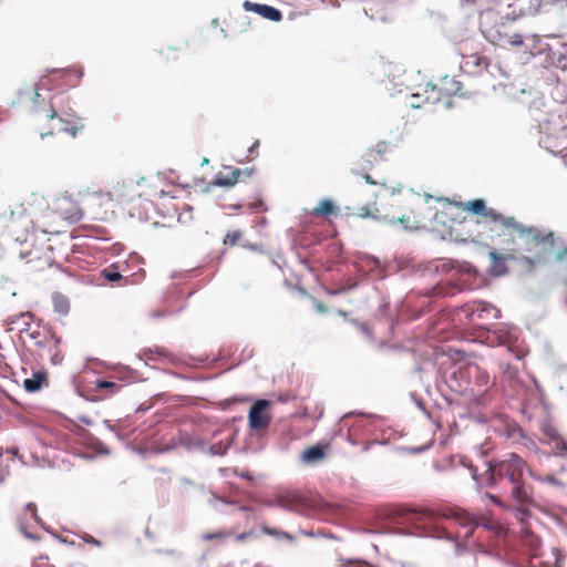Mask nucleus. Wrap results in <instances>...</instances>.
<instances>
[{"label":"nucleus","instance_id":"nucleus-50","mask_svg":"<svg viewBox=\"0 0 567 567\" xmlns=\"http://www.w3.org/2000/svg\"><path fill=\"white\" fill-rule=\"evenodd\" d=\"M328 249L336 257H339L342 254V246L338 243L330 244Z\"/></svg>","mask_w":567,"mask_h":567},{"label":"nucleus","instance_id":"nucleus-21","mask_svg":"<svg viewBox=\"0 0 567 567\" xmlns=\"http://www.w3.org/2000/svg\"><path fill=\"white\" fill-rule=\"evenodd\" d=\"M338 212L337 205L329 198L321 199L317 208L313 209V215L318 217H328Z\"/></svg>","mask_w":567,"mask_h":567},{"label":"nucleus","instance_id":"nucleus-10","mask_svg":"<svg viewBox=\"0 0 567 567\" xmlns=\"http://www.w3.org/2000/svg\"><path fill=\"white\" fill-rule=\"evenodd\" d=\"M493 312V318L498 319L501 318V310L497 309L494 305L483 301V300H476L474 301L470 307L468 316L471 318H478V319H487L489 318V315Z\"/></svg>","mask_w":567,"mask_h":567},{"label":"nucleus","instance_id":"nucleus-18","mask_svg":"<svg viewBox=\"0 0 567 567\" xmlns=\"http://www.w3.org/2000/svg\"><path fill=\"white\" fill-rule=\"evenodd\" d=\"M360 259L362 261H364L367 265L372 266V270L378 271L381 279H384L388 277L386 267L381 264V260L379 257L371 255V254H361Z\"/></svg>","mask_w":567,"mask_h":567},{"label":"nucleus","instance_id":"nucleus-11","mask_svg":"<svg viewBox=\"0 0 567 567\" xmlns=\"http://www.w3.org/2000/svg\"><path fill=\"white\" fill-rule=\"evenodd\" d=\"M327 447L328 444L321 442L307 447L300 455V462L312 465L322 461L327 455Z\"/></svg>","mask_w":567,"mask_h":567},{"label":"nucleus","instance_id":"nucleus-13","mask_svg":"<svg viewBox=\"0 0 567 567\" xmlns=\"http://www.w3.org/2000/svg\"><path fill=\"white\" fill-rule=\"evenodd\" d=\"M178 443L187 452H202L206 453V441L197 435H192L187 432H181Z\"/></svg>","mask_w":567,"mask_h":567},{"label":"nucleus","instance_id":"nucleus-45","mask_svg":"<svg viewBox=\"0 0 567 567\" xmlns=\"http://www.w3.org/2000/svg\"><path fill=\"white\" fill-rule=\"evenodd\" d=\"M23 212H24L23 206H22V205H20V206L18 207V210H13V209H12V210H10V212H9V215L3 214L2 216H0V220H1V219H8V218H9L10 220H14L16 215L18 214V215L21 217V216L23 215Z\"/></svg>","mask_w":567,"mask_h":567},{"label":"nucleus","instance_id":"nucleus-64","mask_svg":"<svg viewBox=\"0 0 567 567\" xmlns=\"http://www.w3.org/2000/svg\"><path fill=\"white\" fill-rule=\"evenodd\" d=\"M486 497H487L491 502H493L494 504H496V505H498V506H502V502L499 501V498H498L496 495L491 494V493H487V494H486Z\"/></svg>","mask_w":567,"mask_h":567},{"label":"nucleus","instance_id":"nucleus-12","mask_svg":"<svg viewBox=\"0 0 567 567\" xmlns=\"http://www.w3.org/2000/svg\"><path fill=\"white\" fill-rule=\"evenodd\" d=\"M485 465L488 466V471H493L496 474L497 480H503L507 477L512 484H516L520 476L515 472V470L506 466L504 462L498 460L486 461Z\"/></svg>","mask_w":567,"mask_h":567},{"label":"nucleus","instance_id":"nucleus-7","mask_svg":"<svg viewBox=\"0 0 567 567\" xmlns=\"http://www.w3.org/2000/svg\"><path fill=\"white\" fill-rule=\"evenodd\" d=\"M48 118L51 120V127L48 132L40 133V137L43 140L47 136L53 135L55 131L58 132H65L69 133L72 136H75L78 133V127L70 125V122L64 120L62 115L58 113L55 107L51 105L50 110L48 111L47 115Z\"/></svg>","mask_w":567,"mask_h":567},{"label":"nucleus","instance_id":"nucleus-17","mask_svg":"<svg viewBox=\"0 0 567 567\" xmlns=\"http://www.w3.org/2000/svg\"><path fill=\"white\" fill-rule=\"evenodd\" d=\"M425 535L436 539H445L447 542H453L455 543L456 549L461 547V543L457 542V537L450 534L445 528L439 525L433 524L432 526H430L429 530L425 532Z\"/></svg>","mask_w":567,"mask_h":567},{"label":"nucleus","instance_id":"nucleus-1","mask_svg":"<svg viewBox=\"0 0 567 567\" xmlns=\"http://www.w3.org/2000/svg\"><path fill=\"white\" fill-rule=\"evenodd\" d=\"M518 245L526 251L534 252L533 257H525L526 262L534 265L544 262L547 257L554 252L557 261H567V245L563 246L559 237H555L553 231L543 233L534 226H524L517 236Z\"/></svg>","mask_w":567,"mask_h":567},{"label":"nucleus","instance_id":"nucleus-44","mask_svg":"<svg viewBox=\"0 0 567 567\" xmlns=\"http://www.w3.org/2000/svg\"><path fill=\"white\" fill-rule=\"evenodd\" d=\"M25 509L32 513V517L38 524H42V519L38 515L37 505L32 502L25 504Z\"/></svg>","mask_w":567,"mask_h":567},{"label":"nucleus","instance_id":"nucleus-28","mask_svg":"<svg viewBox=\"0 0 567 567\" xmlns=\"http://www.w3.org/2000/svg\"><path fill=\"white\" fill-rule=\"evenodd\" d=\"M154 354L167 358L169 361L175 363L174 357L171 353H168L164 348H156L155 350L148 348L143 351V355L150 361L154 360Z\"/></svg>","mask_w":567,"mask_h":567},{"label":"nucleus","instance_id":"nucleus-58","mask_svg":"<svg viewBox=\"0 0 567 567\" xmlns=\"http://www.w3.org/2000/svg\"><path fill=\"white\" fill-rule=\"evenodd\" d=\"M235 474L244 480H247V481H252V475L249 471H241V472H238L237 470H235Z\"/></svg>","mask_w":567,"mask_h":567},{"label":"nucleus","instance_id":"nucleus-55","mask_svg":"<svg viewBox=\"0 0 567 567\" xmlns=\"http://www.w3.org/2000/svg\"><path fill=\"white\" fill-rule=\"evenodd\" d=\"M241 175H243V169H240V168H234L233 172L229 174L234 184H236L238 182V179Z\"/></svg>","mask_w":567,"mask_h":567},{"label":"nucleus","instance_id":"nucleus-47","mask_svg":"<svg viewBox=\"0 0 567 567\" xmlns=\"http://www.w3.org/2000/svg\"><path fill=\"white\" fill-rule=\"evenodd\" d=\"M264 449L262 444H258L257 446H251L248 442L245 444L244 449L240 452L257 454Z\"/></svg>","mask_w":567,"mask_h":567},{"label":"nucleus","instance_id":"nucleus-20","mask_svg":"<svg viewBox=\"0 0 567 567\" xmlns=\"http://www.w3.org/2000/svg\"><path fill=\"white\" fill-rule=\"evenodd\" d=\"M512 495L514 501H516L518 504L522 505H529L533 503L532 497L528 494V491L524 484L517 481L516 484H514V488L512 491Z\"/></svg>","mask_w":567,"mask_h":567},{"label":"nucleus","instance_id":"nucleus-19","mask_svg":"<svg viewBox=\"0 0 567 567\" xmlns=\"http://www.w3.org/2000/svg\"><path fill=\"white\" fill-rule=\"evenodd\" d=\"M499 461L504 462L509 468L515 470L519 476H522L523 470L526 466L524 460L516 453H507Z\"/></svg>","mask_w":567,"mask_h":567},{"label":"nucleus","instance_id":"nucleus-29","mask_svg":"<svg viewBox=\"0 0 567 567\" xmlns=\"http://www.w3.org/2000/svg\"><path fill=\"white\" fill-rule=\"evenodd\" d=\"M369 532L372 534H382V535H409V533H405L398 527H393V526L385 525V524L380 525L378 528L371 529Z\"/></svg>","mask_w":567,"mask_h":567},{"label":"nucleus","instance_id":"nucleus-31","mask_svg":"<svg viewBox=\"0 0 567 567\" xmlns=\"http://www.w3.org/2000/svg\"><path fill=\"white\" fill-rule=\"evenodd\" d=\"M235 184L231 181L229 175L218 174L215 176L214 181L210 183V186L218 187H233Z\"/></svg>","mask_w":567,"mask_h":567},{"label":"nucleus","instance_id":"nucleus-42","mask_svg":"<svg viewBox=\"0 0 567 567\" xmlns=\"http://www.w3.org/2000/svg\"><path fill=\"white\" fill-rule=\"evenodd\" d=\"M430 444H425L420 446L403 447L402 450L410 454H421L426 452L430 449Z\"/></svg>","mask_w":567,"mask_h":567},{"label":"nucleus","instance_id":"nucleus-25","mask_svg":"<svg viewBox=\"0 0 567 567\" xmlns=\"http://www.w3.org/2000/svg\"><path fill=\"white\" fill-rule=\"evenodd\" d=\"M101 277L109 282H117L123 278L122 274L118 271L117 266L115 265L103 268L101 270Z\"/></svg>","mask_w":567,"mask_h":567},{"label":"nucleus","instance_id":"nucleus-61","mask_svg":"<svg viewBox=\"0 0 567 567\" xmlns=\"http://www.w3.org/2000/svg\"><path fill=\"white\" fill-rule=\"evenodd\" d=\"M103 424L111 431V432H114L118 439H122L121 436V433L120 432H116L115 427L112 425L111 421L110 420H104L103 421Z\"/></svg>","mask_w":567,"mask_h":567},{"label":"nucleus","instance_id":"nucleus-24","mask_svg":"<svg viewBox=\"0 0 567 567\" xmlns=\"http://www.w3.org/2000/svg\"><path fill=\"white\" fill-rule=\"evenodd\" d=\"M262 533L276 538L277 540L293 542L296 539V537L292 534H290L286 530H282V529L275 528V527L264 526Z\"/></svg>","mask_w":567,"mask_h":567},{"label":"nucleus","instance_id":"nucleus-40","mask_svg":"<svg viewBox=\"0 0 567 567\" xmlns=\"http://www.w3.org/2000/svg\"><path fill=\"white\" fill-rule=\"evenodd\" d=\"M241 236V233L239 230L228 231L224 238V244H230L235 245Z\"/></svg>","mask_w":567,"mask_h":567},{"label":"nucleus","instance_id":"nucleus-59","mask_svg":"<svg viewBox=\"0 0 567 567\" xmlns=\"http://www.w3.org/2000/svg\"><path fill=\"white\" fill-rule=\"evenodd\" d=\"M520 413L524 417H526L528 421L532 420V414L528 412V405L527 403H523L520 408Z\"/></svg>","mask_w":567,"mask_h":567},{"label":"nucleus","instance_id":"nucleus-15","mask_svg":"<svg viewBox=\"0 0 567 567\" xmlns=\"http://www.w3.org/2000/svg\"><path fill=\"white\" fill-rule=\"evenodd\" d=\"M491 266L488 272L493 277H501L507 274L506 258L495 249L488 252Z\"/></svg>","mask_w":567,"mask_h":567},{"label":"nucleus","instance_id":"nucleus-8","mask_svg":"<svg viewBox=\"0 0 567 567\" xmlns=\"http://www.w3.org/2000/svg\"><path fill=\"white\" fill-rule=\"evenodd\" d=\"M540 432L548 439L549 442H554V454L556 456L567 455V441L558 433L557 429L550 423L548 419H544L539 423Z\"/></svg>","mask_w":567,"mask_h":567},{"label":"nucleus","instance_id":"nucleus-2","mask_svg":"<svg viewBox=\"0 0 567 567\" xmlns=\"http://www.w3.org/2000/svg\"><path fill=\"white\" fill-rule=\"evenodd\" d=\"M537 121L538 133L542 135L538 141L540 147L551 151L559 146V140L567 138V111L547 114Z\"/></svg>","mask_w":567,"mask_h":567},{"label":"nucleus","instance_id":"nucleus-33","mask_svg":"<svg viewBox=\"0 0 567 567\" xmlns=\"http://www.w3.org/2000/svg\"><path fill=\"white\" fill-rule=\"evenodd\" d=\"M505 435L508 437V439H515L517 436L519 437H524V431L523 429L517 425L516 423L514 424H511V423H507L506 424V430H505Z\"/></svg>","mask_w":567,"mask_h":567},{"label":"nucleus","instance_id":"nucleus-62","mask_svg":"<svg viewBox=\"0 0 567 567\" xmlns=\"http://www.w3.org/2000/svg\"><path fill=\"white\" fill-rule=\"evenodd\" d=\"M386 151V144L384 142L377 145V150L374 151L375 156L382 155Z\"/></svg>","mask_w":567,"mask_h":567},{"label":"nucleus","instance_id":"nucleus-30","mask_svg":"<svg viewBox=\"0 0 567 567\" xmlns=\"http://www.w3.org/2000/svg\"><path fill=\"white\" fill-rule=\"evenodd\" d=\"M553 62L557 68L567 71V49L561 52H554Z\"/></svg>","mask_w":567,"mask_h":567},{"label":"nucleus","instance_id":"nucleus-26","mask_svg":"<svg viewBox=\"0 0 567 567\" xmlns=\"http://www.w3.org/2000/svg\"><path fill=\"white\" fill-rule=\"evenodd\" d=\"M457 522L460 525L462 526H466V525H472L474 527H483L487 530H493L494 529V525L489 522H483L478 518H472V517H456Z\"/></svg>","mask_w":567,"mask_h":567},{"label":"nucleus","instance_id":"nucleus-39","mask_svg":"<svg viewBox=\"0 0 567 567\" xmlns=\"http://www.w3.org/2000/svg\"><path fill=\"white\" fill-rule=\"evenodd\" d=\"M300 533L303 534L307 537H324V538H331V539L336 538V536L333 534L326 533V532H320V530L313 532V530L300 529Z\"/></svg>","mask_w":567,"mask_h":567},{"label":"nucleus","instance_id":"nucleus-14","mask_svg":"<svg viewBox=\"0 0 567 567\" xmlns=\"http://www.w3.org/2000/svg\"><path fill=\"white\" fill-rule=\"evenodd\" d=\"M464 209L474 216H482L491 219L492 217L497 216L496 209L487 207L486 202L483 198H475L468 200L465 204Z\"/></svg>","mask_w":567,"mask_h":567},{"label":"nucleus","instance_id":"nucleus-23","mask_svg":"<svg viewBox=\"0 0 567 567\" xmlns=\"http://www.w3.org/2000/svg\"><path fill=\"white\" fill-rule=\"evenodd\" d=\"M52 303H53V308H54L55 312H58L62 316H66L69 313L70 302H69V299L64 295H62L60 292H53Z\"/></svg>","mask_w":567,"mask_h":567},{"label":"nucleus","instance_id":"nucleus-5","mask_svg":"<svg viewBox=\"0 0 567 567\" xmlns=\"http://www.w3.org/2000/svg\"><path fill=\"white\" fill-rule=\"evenodd\" d=\"M381 516L382 517L380 519H390L394 523H396L399 518L413 519L419 522H426L433 518V515L430 511L420 508H396L381 514Z\"/></svg>","mask_w":567,"mask_h":567},{"label":"nucleus","instance_id":"nucleus-37","mask_svg":"<svg viewBox=\"0 0 567 567\" xmlns=\"http://www.w3.org/2000/svg\"><path fill=\"white\" fill-rule=\"evenodd\" d=\"M483 477H484V482L482 483L483 486L493 487L498 482L496 474L493 471H488V466H486Z\"/></svg>","mask_w":567,"mask_h":567},{"label":"nucleus","instance_id":"nucleus-60","mask_svg":"<svg viewBox=\"0 0 567 567\" xmlns=\"http://www.w3.org/2000/svg\"><path fill=\"white\" fill-rule=\"evenodd\" d=\"M412 398L414 399L416 406H417L421 411H423V413H425L426 415H430V413L427 412V410H426V408H425L424 402H423L422 400H416V399L414 398V395H413V394H412Z\"/></svg>","mask_w":567,"mask_h":567},{"label":"nucleus","instance_id":"nucleus-27","mask_svg":"<svg viewBox=\"0 0 567 567\" xmlns=\"http://www.w3.org/2000/svg\"><path fill=\"white\" fill-rule=\"evenodd\" d=\"M229 450V444H224L223 441L212 444L209 447L206 446V453L210 456H224Z\"/></svg>","mask_w":567,"mask_h":567},{"label":"nucleus","instance_id":"nucleus-6","mask_svg":"<svg viewBox=\"0 0 567 567\" xmlns=\"http://www.w3.org/2000/svg\"><path fill=\"white\" fill-rule=\"evenodd\" d=\"M499 370L502 374V383L506 390H511V395H518L520 391L526 389V385L518 377V369L509 363H501Z\"/></svg>","mask_w":567,"mask_h":567},{"label":"nucleus","instance_id":"nucleus-46","mask_svg":"<svg viewBox=\"0 0 567 567\" xmlns=\"http://www.w3.org/2000/svg\"><path fill=\"white\" fill-rule=\"evenodd\" d=\"M178 446H181V444L178 443V437L172 439L161 449V452H171L177 449Z\"/></svg>","mask_w":567,"mask_h":567},{"label":"nucleus","instance_id":"nucleus-49","mask_svg":"<svg viewBox=\"0 0 567 567\" xmlns=\"http://www.w3.org/2000/svg\"><path fill=\"white\" fill-rule=\"evenodd\" d=\"M249 208L251 210H259V212H266L267 210V206H266L264 200H256L254 203H250L249 204Z\"/></svg>","mask_w":567,"mask_h":567},{"label":"nucleus","instance_id":"nucleus-41","mask_svg":"<svg viewBox=\"0 0 567 567\" xmlns=\"http://www.w3.org/2000/svg\"><path fill=\"white\" fill-rule=\"evenodd\" d=\"M49 72L59 73L61 76H64L66 73L76 72L79 79H81L83 76L82 69H79V70H75L73 68L52 69V70H49Z\"/></svg>","mask_w":567,"mask_h":567},{"label":"nucleus","instance_id":"nucleus-36","mask_svg":"<svg viewBox=\"0 0 567 567\" xmlns=\"http://www.w3.org/2000/svg\"><path fill=\"white\" fill-rule=\"evenodd\" d=\"M118 372L122 375L121 378L123 380L135 381L137 379V372L127 365H118Z\"/></svg>","mask_w":567,"mask_h":567},{"label":"nucleus","instance_id":"nucleus-9","mask_svg":"<svg viewBox=\"0 0 567 567\" xmlns=\"http://www.w3.org/2000/svg\"><path fill=\"white\" fill-rule=\"evenodd\" d=\"M243 8L245 11L255 12L261 18L269 20L271 22H280L282 20V12L276 7L251 2L249 0L244 1Z\"/></svg>","mask_w":567,"mask_h":567},{"label":"nucleus","instance_id":"nucleus-35","mask_svg":"<svg viewBox=\"0 0 567 567\" xmlns=\"http://www.w3.org/2000/svg\"><path fill=\"white\" fill-rule=\"evenodd\" d=\"M410 97H411L410 106L413 109H419V107H421L422 103L430 101L429 95L423 97V94H421L420 92L412 93L410 95Z\"/></svg>","mask_w":567,"mask_h":567},{"label":"nucleus","instance_id":"nucleus-3","mask_svg":"<svg viewBox=\"0 0 567 567\" xmlns=\"http://www.w3.org/2000/svg\"><path fill=\"white\" fill-rule=\"evenodd\" d=\"M262 504L296 514H303L310 507L309 499L298 491L277 493L272 501H264Z\"/></svg>","mask_w":567,"mask_h":567},{"label":"nucleus","instance_id":"nucleus-16","mask_svg":"<svg viewBox=\"0 0 567 567\" xmlns=\"http://www.w3.org/2000/svg\"><path fill=\"white\" fill-rule=\"evenodd\" d=\"M47 378H48V374L43 370H38V371L33 372L31 378H27L23 381L24 390L28 393H35V392L40 391L42 389L43 383L47 380Z\"/></svg>","mask_w":567,"mask_h":567},{"label":"nucleus","instance_id":"nucleus-32","mask_svg":"<svg viewBox=\"0 0 567 567\" xmlns=\"http://www.w3.org/2000/svg\"><path fill=\"white\" fill-rule=\"evenodd\" d=\"M95 388L97 390H110L112 393H114L120 389V385L113 381H109L105 379H97L95 381Z\"/></svg>","mask_w":567,"mask_h":567},{"label":"nucleus","instance_id":"nucleus-63","mask_svg":"<svg viewBox=\"0 0 567 567\" xmlns=\"http://www.w3.org/2000/svg\"><path fill=\"white\" fill-rule=\"evenodd\" d=\"M84 542L87 544L95 545V546H101V542L91 535H86V537L84 538Z\"/></svg>","mask_w":567,"mask_h":567},{"label":"nucleus","instance_id":"nucleus-34","mask_svg":"<svg viewBox=\"0 0 567 567\" xmlns=\"http://www.w3.org/2000/svg\"><path fill=\"white\" fill-rule=\"evenodd\" d=\"M471 60L467 63H472L474 66L481 70H487L489 65V59L484 55H472Z\"/></svg>","mask_w":567,"mask_h":567},{"label":"nucleus","instance_id":"nucleus-52","mask_svg":"<svg viewBox=\"0 0 567 567\" xmlns=\"http://www.w3.org/2000/svg\"><path fill=\"white\" fill-rule=\"evenodd\" d=\"M19 529L24 535V537L32 539V540L39 539V536H37L35 534L30 533L25 529L24 524L22 522H20V524H19Z\"/></svg>","mask_w":567,"mask_h":567},{"label":"nucleus","instance_id":"nucleus-22","mask_svg":"<svg viewBox=\"0 0 567 567\" xmlns=\"http://www.w3.org/2000/svg\"><path fill=\"white\" fill-rule=\"evenodd\" d=\"M496 215L497 216L492 217V219H491L493 223H499L506 228H513L515 231H517V234H519L520 230H523V228L525 226L522 223L517 221L514 217H512V216L506 217V216L502 215L501 213H498L497 210H496Z\"/></svg>","mask_w":567,"mask_h":567},{"label":"nucleus","instance_id":"nucleus-57","mask_svg":"<svg viewBox=\"0 0 567 567\" xmlns=\"http://www.w3.org/2000/svg\"><path fill=\"white\" fill-rule=\"evenodd\" d=\"M24 317H30V318H32V317H33V315H32L30 311H25V312H22V313H20V315L12 316V317H10L9 319H10V322H11V323H14V322H17L20 318H24Z\"/></svg>","mask_w":567,"mask_h":567},{"label":"nucleus","instance_id":"nucleus-48","mask_svg":"<svg viewBox=\"0 0 567 567\" xmlns=\"http://www.w3.org/2000/svg\"><path fill=\"white\" fill-rule=\"evenodd\" d=\"M542 4L543 6H546V4L556 6L559 9H563V8L567 7V0H542Z\"/></svg>","mask_w":567,"mask_h":567},{"label":"nucleus","instance_id":"nucleus-53","mask_svg":"<svg viewBox=\"0 0 567 567\" xmlns=\"http://www.w3.org/2000/svg\"><path fill=\"white\" fill-rule=\"evenodd\" d=\"M390 309V302L383 301L378 308V316L385 317Z\"/></svg>","mask_w":567,"mask_h":567},{"label":"nucleus","instance_id":"nucleus-4","mask_svg":"<svg viewBox=\"0 0 567 567\" xmlns=\"http://www.w3.org/2000/svg\"><path fill=\"white\" fill-rule=\"evenodd\" d=\"M270 402L266 399L255 401L248 411V425L252 431H261L268 429L271 417L266 412Z\"/></svg>","mask_w":567,"mask_h":567},{"label":"nucleus","instance_id":"nucleus-51","mask_svg":"<svg viewBox=\"0 0 567 567\" xmlns=\"http://www.w3.org/2000/svg\"><path fill=\"white\" fill-rule=\"evenodd\" d=\"M509 44L513 45V47H522L524 44L523 37L520 34H518V33L513 34L509 38Z\"/></svg>","mask_w":567,"mask_h":567},{"label":"nucleus","instance_id":"nucleus-54","mask_svg":"<svg viewBox=\"0 0 567 567\" xmlns=\"http://www.w3.org/2000/svg\"><path fill=\"white\" fill-rule=\"evenodd\" d=\"M471 473H472V480L476 483H480L481 478H483L484 473L480 474L477 468L474 465L470 466Z\"/></svg>","mask_w":567,"mask_h":567},{"label":"nucleus","instance_id":"nucleus-43","mask_svg":"<svg viewBox=\"0 0 567 567\" xmlns=\"http://www.w3.org/2000/svg\"><path fill=\"white\" fill-rule=\"evenodd\" d=\"M358 329L362 332L363 336H365L367 339H369L371 342H374V334L365 322L360 324Z\"/></svg>","mask_w":567,"mask_h":567},{"label":"nucleus","instance_id":"nucleus-56","mask_svg":"<svg viewBox=\"0 0 567 567\" xmlns=\"http://www.w3.org/2000/svg\"><path fill=\"white\" fill-rule=\"evenodd\" d=\"M545 482L551 484V485H555V486H558V487H564V483L560 482L559 480H557L555 476L553 475H549L545 478Z\"/></svg>","mask_w":567,"mask_h":567},{"label":"nucleus","instance_id":"nucleus-38","mask_svg":"<svg viewBox=\"0 0 567 567\" xmlns=\"http://www.w3.org/2000/svg\"><path fill=\"white\" fill-rule=\"evenodd\" d=\"M375 154L373 150H369L365 154L362 155V169H371L373 166V161L375 159Z\"/></svg>","mask_w":567,"mask_h":567}]
</instances>
